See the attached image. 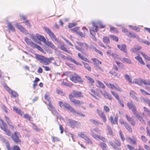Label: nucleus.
I'll use <instances>...</instances> for the list:
<instances>
[{
    "label": "nucleus",
    "instance_id": "obj_64",
    "mask_svg": "<svg viewBox=\"0 0 150 150\" xmlns=\"http://www.w3.org/2000/svg\"><path fill=\"white\" fill-rule=\"evenodd\" d=\"M52 140L53 142L59 141V139L57 137L54 136L52 137Z\"/></svg>",
    "mask_w": 150,
    "mask_h": 150
},
{
    "label": "nucleus",
    "instance_id": "obj_15",
    "mask_svg": "<svg viewBox=\"0 0 150 150\" xmlns=\"http://www.w3.org/2000/svg\"><path fill=\"white\" fill-rule=\"evenodd\" d=\"M81 123L76 121L69 119V125L71 127L74 128L75 127L79 126L80 124Z\"/></svg>",
    "mask_w": 150,
    "mask_h": 150
},
{
    "label": "nucleus",
    "instance_id": "obj_52",
    "mask_svg": "<svg viewBox=\"0 0 150 150\" xmlns=\"http://www.w3.org/2000/svg\"><path fill=\"white\" fill-rule=\"evenodd\" d=\"M119 134L121 140L123 141H124L125 140V138L121 130H120L119 131Z\"/></svg>",
    "mask_w": 150,
    "mask_h": 150
},
{
    "label": "nucleus",
    "instance_id": "obj_37",
    "mask_svg": "<svg viewBox=\"0 0 150 150\" xmlns=\"http://www.w3.org/2000/svg\"><path fill=\"white\" fill-rule=\"evenodd\" d=\"M91 60L96 64L99 65L102 64V62L97 58H93L91 59Z\"/></svg>",
    "mask_w": 150,
    "mask_h": 150
},
{
    "label": "nucleus",
    "instance_id": "obj_26",
    "mask_svg": "<svg viewBox=\"0 0 150 150\" xmlns=\"http://www.w3.org/2000/svg\"><path fill=\"white\" fill-rule=\"evenodd\" d=\"M102 94L105 98H107L110 100L112 99V97L111 96L107 91H105L104 92L102 93Z\"/></svg>",
    "mask_w": 150,
    "mask_h": 150
},
{
    "label": "nucleus",
    "instance_id": "obj_10",
    "mask_svg": "<svg viewBox=\"0 0 150 150\" xmlns=\"http://www.w3.org/2000/svg\"><path fill=\"white\" fill-rule=\"evenodd\" d=\"M109 144L110 146L115 149H118V147L120 146L121 144L119 140L115 139L113 141H110Z\"/></svg>",
    "mask_w": 150,
    "mask_h": 150
},
{
    "label": "nucleus",
    "instance_id": "obj_11",
    "mask_svg": "<svg viewBox=\"0 0 150 150\" xmlns=\"http://www.w3.org/2000/svg\"><path fill=\"white\" fill-rule=\"evenodd\" d=\"M96 111L97 114L99 117L102 119L104 123L106 122L107 121V118L104 112L98 109H96Z\"/></svg>",
    "mask_w": 150,
    "mask_h": 150
},
{
    "label": "nucleus",
    "instance_id": "obj_61",
    "mask_svg": "<svg viewBox=\"0 0 150 150\" xmlns=\"http://www.w3.org/2000/svg\"><path fill=\"white\" fill-rule=\"evenodd\" d=\"M141 139L142 141L144 142H146L147 141L146 137L144 135H142L141 137Z\"/></svg>",
    "mask_w": 150,
    "mask_h": 150
},
{
    "label": "nucleus",
    "instance_id": "obj_21",
    "mask_svg": "<svg viewBox=\"0 0 150 150\" xmlns=\"http://www.w3.org/2000/svg\"><path fill=\"white\" fill-rule=\"evenodd\" d=\"M91 91L92 93H90V94L91 95V96L96 99L98 100L99 99L98 98L96 97V96H99L100 95L99 93L97 91L93 89H91Z\"/></svg>",
    "mask_w": 150,
    "mask_h": 150
},
{
    "label": "nucleus",
    "instance_id": "obj_30",
    "mask_svg": "<svg viewBox=\"0 0 150 150\" xmlns=\"http://www.w3.org/2000/svg\"><path fill=\"white\" fill-rule=\"evenodd\" d=\"M130 95L131 96L134 100L137 101H139V98L137 96L136 94L134 92L132 91L130 92Z\"/></svg>",
    "mask_w": 150,
    "mask_h": 150
},
{
    "label": "nucleus",
    "instance_id": "obj_63",
    "mask_svg": "<svg viewBox=\"0 0 150 150\" xmlns=\"http://www.w3.org/2000/svg\"><path fill=\"white\" fill-rule=\"evenodd\" d=\"M12 150H21V149L18 146L16 145L13 146Z\"/></svg>",
    "mask_w": 150,
    "mask_h": 150
},
{
    "label": "nucleus",
    "instance_id": "obj_14",
    "mask_svg": "<svg viewBox=\"0 0 150 150\" xmlns=\"http://www.w3.org/2000/svg\"><path fill=\"white\" fill-rule=\"evenodd\" d=\"M111 93L115 97V98L118 100L119 103L121 106L122 108H124V105L123 104V101L122 100L120 99L119 96L118 94L117 93H115V92L112 91H111Z\"/></svg>",
    "mask_w": 150,
    "mask_h": 150
},
{
    "label": "nucleus",
    "instance_id": "obj_39",
    "mask_svg": "<svg viewBox=\"0 0 150 150\" xmlns=\"http://www.w3.org/2000/svg\"><path fill=\"white\" fill-rule=\"evenodd\" d=\"M40 81L39 78L37 77H35V80L33 81V87L34 89H35V87L37 85V82H39Z\"/></svg>",
    "mask_w": 150,
    "mask_h": 150
},
{
    "label": "nucleus",
    "instance_id": "obj_54",
    "mask_svg": "<svg viewBox=\"0 0 150 150\" xmlns=\"http://www.w3.org/2000/svg\"><path fill=\"white\" fill-rule=\"evenodd\" d=\"M85 140L87 143L88 144H93L92 141L87 136H86L84 139Z\"/></svg>",
    "mask_w": 150,
    "mask_h": 150
},
{
    "label": "nucleus",
    "instance_id": "obj_56",
    "mask_svg": "<svg viewBox=\"0 0 150 150\" xmlns=\"http://www.w3.org/2000/svg\"><path fill=\"white\" fill-rule=\"evenodd\" d=\"M144 102L147 103L149 107H150V100L148 98H145L143 99Z\"/></svg>",
    "mask_w": 150,
    "mask_h": 150
},
{
    "label": "nucleus",
    "instance_id": "obj_8",
    "mask_svg": "<svg viewBox=\"0 0 150 150\" xmlns=\"http://www.w3.org/2000/svg\"><path fill=\"white\" fill-rule=\"evenodd\" d=\"M78 46H75V48L79 51L82 52L83 50H88V46L85 43L81 42H77Z\"/></svg>",
    "mask_w": 150,
    "mask_h": 150
},
{
    "label": "nucleus",
    "instance_id": "obj_35",
    "mask_svg": "<svg viewBox=\"0 0 150 150\" xmlns=\"http://www.w3.org/2000/svg\"><path fill=\"white\" fill-rule=\"evenodd\" d=\"M99 146L103 150H105L107 148L106 144L103 142H101L99 144Z\"/></svg>",
    "mask_w": 150,
    "mask_h": 150
},
{
    "label": "nucleus",
    "instance_id": "obj_7",
    "mask_svg": "<svg viewBox=\"0 0 150 150\" xmlns=\"http://www.w3.org/2000/svg\"><path fill=\"white\" fill-rule=\"evenodd\" d=\"M58 103L61 108L67 109L71 113H72L74 109L68 103L66 102L60 101Z\"/></svg>",
    "mask_w": 150,
    "mask_h": 150
},
{
    "label": "nucleus",
    "instance_id": "obj_24",
    "mask_svg": "<svg viewBox=\"0 0 150 150\" xmlns=\"http://www.w3.org/2000/svg\"><path fill=\"white\" fill-rule=\"evenodd\" d=\"M109 119L112 124H117V123L118 117L117 116L115 117L114 119L112 116H110Z\"/></svg>",
    "mask_w": 150,
    "mask_h": 150
},
{
    "label": "nucleus",
    "instance_id": "obj_17",
    "mask_svg": "<svg viewBox=\"0 0 150 150\" xmlns=\"http://www.w3.org/2000/svg\"><path fill=\"white\" fill-rule=\"evenodd\" d=\"M15 25L20 31L23 32L25 34H28L27 30L21 25L17 23Z\"/></svg>",
    "mask_w": 150,
    "mask_h": 150
},
{
    "label": "nucleus",
    "instance_id": "obj_9",
    "mask_svg": "<svg viewBox=\"0 0 150 150\" xmlns=\"http://www.w3.org/2000/svg\"><path fill=\"white\" fill-rule=\"evenodd\" d=\"M72 96L71 95H69V99L70 102L72 103L75 106H80L84 104L83 102L79 100L73 99Z\"/></svg>",
    "mask_w": 150,
    "mask_h": 150
},
{
    "label": "nucleus",
    "instance_id": "obj_13",
    "mask_svg": "<svg viewBox=\"0 0 150 150\" xmlns=\"http://www.w3.org/2000/svg\"><path fill=\"white\" fill-rule=\"evenodd\" d=\"M127 106L131 110L133 114H135L137 112V108L132 101H131L130 102L127 103Z\"/></svg>",
    "mask_w": 150,
    "mask_h": 150
},
{
    "label": "nucleus",
    "instance_id": "obj_12",
    "mask_svg": "<svg viewBox=\"0 0 150 150\" xmlns=\"http://www.w3.org/2000/svg\"><path fill=\"white\" fill-rule=\"evenodd\" d=\"M71 95L72 98L74 97L77 98H82L83 97L82 93L81 91L73 90L72 93H70L69 95Z\"/></svg>",
    "mask_w": 150,
    "mask_h": 150
},
{
    "label": "nucleus",
    "instance_id": "obj_42",
    "mask_svg": "<svg viewBox=\"0 0 150 150\" xmlns=\"http://www.w3.org/2000/svg\"><path fill=\"white\" fill-rule=\"evenodd\" d=\"M8 29L11 31L12 32H15V28L13 25L11 24V23H8Z\"/></svg>",
    "mask_w": 150,
    "mask_h": 150
},
{
    "label": "nucleus",
    "instance_id": "obj_44",
    "mask_svg": "<svg viewBox=\"0 0 150 150\" xmlns=\"http://www.w3.org/2000/svg\"><path fill=\"white\" fill-rule=\"evenodd\" d=\"M125 77L126 80L128 81L129 83H132V79L130 77V76L129 75L127 74H125Z\"/></svg>",
    "mask_w": 150,
    "mask_h": 150
},
{
    "label": "nucleus",
    "instance_id": "obj_3",
    "mask_svg": "<svg viewBox=\"0 0 150 150\" xmlns=\"http://www.w3.org/2000/svg\"><path fill=\"white\" fill-rule=\"evenodd\" d=\"M36 58L40 63L43 65H49L51 63L52 61L54 60L53 57L46 58L45 56L39 54H36Z\"/></svg>",
    "mask_w": 150,
    "mask_h": 150
},
{
    "label": "nucleus",
    "instance_id": "obj_18",
    "mask_svg": "<svg viewBox=\"0 0 150 150\" xmlns=\"http://www.w3.org/2000/svg\"><path fill=\"white\" fill-rule=\"evenodd\" d=\"M44 43L47 46L52 49H55L57 48L53 44L51 41H49L48 40H46Z\"/></svg>",
    "mask_w": 150,
    "mask_h": 150
},
{
    "label": "nucleus",
    "instance_id": "obj_36",
    "mask_svg": "<svg viewBox=\"0 0 150 150\" xmlns=\"http://www.w3.org/2000/svg\"><path fill=\"white\" fill-rule=\"evenodd\" d=\"M90 131L91 132V135L92 136V137L93 138H94V135H96V134L94 133V131L98 132H99V130L98 128H96L94 129H91Z\"/></svg>",
    "mask_w": 150,
    "mask_h": 150
},
{
    "label": "nucleus",
    "instance_id": "obj_32",
    "mask_svg": "<svg viewBox=\"0 0 150 150\" xmlns=\"http://www.w3.org/2000/svg\"><path fill=\"white\" fill-rule=\"evenodd\" d=\"M72 113L75 115H79L82 117H84L85 116V114H82L81 112H78V111H76L75 109H74Z\"/></svg>",
    "mask_w": 150,
    "mask_h": 150
},
{
    "label": "nucleus",
    "instance_id": "obj_57",
    "mask_svg": "<svg viewBox=\"0 0 150 150\" xmlns=\"http://www.w3.org/2000/svg\"><path fill=\"white\" fill-rule=\"evenodd\" d=\"M110 37L114 41L116 42H118V38L115 36L113 35H111Z\"/></svg>",
    "mask_w": 150,
    "mask_h": 150
},
{
    "label": "nucleus",
    "instance_id": "obj_38",
    "mask_svg": "<svg viewBox=\"0 0 150 150\" xmlns=\"http://www.w3.org/2000/svg\"><path fill=\"white\" fill-rule=\"evenodd\" d=\"M11 95V97L16 98L18 97V93L15 91L12 90L11 92L9 93Z\"/></svg>",
    "mask_w": 150,
    "mask_h": 150
},
{
    "label": "nucleus",
    "instance_id": "obj_51",
    "mask_svg": "<svg viewBox=\"0 0 150 150\" xmlns=\"http://www.w3.org/2000/svg\"><path fill=\"white\" fill-rule=\"evenodd\" d=\"M23 117L29 120L30 121L32 119V117L30 116L29 114H25L24 115Z\"/></svg>",
    "mask_w": 150,
    "mask_h": 150
},
{
    "label": "nucleus",
    "instance_id": "obj_55",
    "mask_svg": "<svg viewBox=\"0 0 150 150\" xmlns=\"http://www.w3.org/2000/svg\"><path fill=\"white\" fill-rule=\"evenodd\" d=\"M110 30L111 32H114L116 33H118V31L116 28L114 27H111L110 29Z\"/></svg>",
    "mask_w": 150,
    "mask_h": 150
},
{
    "label": "nucleus",
    "instance_id": "obj_16",
    "mask_svg": "<svg viewBox=\"0 0 150 150\" xmlns=\"http://www.w3.org/2000/svg\"><path fill=\"white\" fill-rule=\"evenodd\" d=\"M104 83L109 88H110L112 90L115 89L116 90H117L119 92H122V90L119 86H117L116 87L113 84H112L111 83H108L107 82H104Z\"/></svg>",
    "mask_w": 150,
    "mask_h": 150
},
{
    "label": "nucleus",
    "instance_id": "obj_22",
    "mask_svg": "<svg viewBox=\"0 0 150 150\" xmlns=\"http://www.w3.org/2000/svg\"><path fill=\"white\" fill-rule=\"evenodd\" d=\"M125 117L127 120L133 126L135 125V122L131 117L127 115H125Z\"/></svg>",
    "mask_w": 150,
    "mask_h": 150
},
{
    "label": "nucleus",
    "instance_id": "obj_43",
    "mask_svg": "<svg viewBox=\"0 0 150 150\" xmlns=\"http://www.w3.org/2000/svg\"><path fill=\"white\" fill-rule=\"evenodd\" d=\"M109 73L112 74V76L115 77H116L117 78L119 77L120 75V74H118L115 71H109Z\"/></svg>",
    "mask_w": 150,
    "mask_h": 150
},
{
    "label": "nucleus",
    "instance_id": "obj_25",
    "mask_svg": "<svg viewBox=\"0 0 150 150\" xmlns=\"http://www.w3.org/2000/svg\"><path fill=\"white\" fill-rule=\"evenodd\" d=\"M82 63L83 64L84 67L89 72H90L91 71L92 68L90 65L87 63L83 62H82Z\"/></svg>",
    "mask_w": 150,
    "mask_h": 150
},
{
    "label": "nucleus",
    "instance_id": "obj_49",
    "mask_svg": "<svg viewBox=\"0 0 150 150\" xmlns=\"http://www.w3.org/2000/svg\"><path fill=\"white\" fill-rule=\"evenodd\" d=\"M122 59L123 62H125L127 64H131L132 62L131 60L129 58L123 57Z\"/></svg>",
    "mask_w": 150,
    "mask_h": 150
},
{
    "label": "nucleus",
    "instance_id": "obj_1",
    "mask_svg": "<svg viewBox=\"0 0 150 150\" xmlns=\"http://www.w3.org/2000/svg\"><path fill=\"white\" fill-rule=\"evenodd\" d=\"M0 122H1V123H0V128L4 131L7 135L11 136V138L15 143H19L21 142V135L20 132L16 131L12 134L11 132L8 128L6 123L0 118Z\"/></svg>",
    "mask_w": 150,
    "mask_h": 150
},
{
    "label": "nucleus",
    "instance_id": "obj_20",
    "mask_svg": "<svg viewBox=\"0 0 150 150\" xmlns=\"http://www.w3.org/2000/svg\"><path fill=\"white\" fill-rule=\"evenodd\" d=\"M92 23L93 24V27H95V29H90V33L91 34L93 35H94L95 34V33L96 32H97L98 29V26L96 25V24L94 22H93Z\"/></svg>",
    "mask_w": 150,
    "mask_h": 150
},
{
    "label": "nucleus",
    "instance_id": "obj_27",
    "mask_svg": "<svg viewBox=\"0 0 150 150\" xmlns=\"http://www.w3.org/2000/svg\"><path fill=\"white\" fill-rule=\"evenodd\" d=\"M94 138L95 139L97 140L100 139L103 142L106 141L107 139L104 137L103 136H100L98 135H94Z\"/></svg>",
    "mask_w": 150,
    "mask_h": 150
},
{
    "label": "nucleus",
    "instance_id": "obj_29",
    "mask_svg": "<svg viewBox=\"0 0 150 150\" xmlns=\"http://www.w3.org/2000/svg\"><path fill=\"white\" fill-rule=\"evenodd\" d=\"M126 35L129 37L132 38H138V36L135 33L129 32L126 34Z\"/></svg>",
    "mask_w": 150,
    "mask_h": 150
},
{
    "label": "nucleus",
    "instance_id": "obj_59",
    "mask_svg": "<svg viewBox=\"0 0 150 150\" xmlns=\"http://www.w3.org/2000/svg\"><path fill=\"white\" fill-rule=\"evenodd\" d=\"M77 25V23H69L68 25V27L69 28L74 27Z\"/></svg>",
    "mask_w": 150,
    "mask_h": 150
},
{
    "label": "nucleus",
    "instance_id": "obj_47",
    "mask_svg": "<svg viewBox=\"0 0 150 150\" xmlns=\"http://www.w3.org/2000/svg\"><path fill=\"white\" fill-rule=\"evenodd\" d=\"M103 42L105 43H109L110 42V40L109 38L107 36H104L103 37Z\"/></svg>",
    "mask_w": 150,
    "mask_h": 150
},
{
    "label": "nucleus",
    "instance_id": "obj_58",
    "mask_svg": "<svg viewBox=\"0 0 150 150\" xmlns=\"http://www.w3.org/2000/svg\"><path fill=\"white\" fill-rule=\"evenodd\" d=\"M48 105L49 106L50 108L53 111H55V108L52 105L51 102H49V103Z\"/></svg>",
    "mask_w": 150,
    "mask_h": 150
},
{
    "label": "nucleus",
    "instance_id": "obj_60",
    "mask_svg": "<svg viewBox=\"0 0 150 150\" xmlns=\"http://www.w3.org/2000/svg\"><path fill=\"white\" fill-rule=\"evenodd\" d=\"M2 108L3 110L4 111V112L7 113H8V108H7L4 105H3L2 106Z\"/></svg>",
    "mask_w": 150,
    "mask_h": 150
},
{
    "label": "nucleus",
    "instance_id": "obj_53",
    "mask_svg": "<svg viewBox=\"0 0 150 150\" xmlns=\"http://www.w3.org/2000/svg\"><path fill=\"white\" fill-rule=\"evenodd\" d=\"M140 91L142 92V93L144 95H148V96H150V93L144 90V89H140Z\"/></svg>",
    "mask_w": 150,
    "mask_h": 150
},
{
    "label": "nucleus",
    "instance_id": "obj_2",
    "mask_svg": "<svg viewBox=\"0 0 150 150\" xmlns=\"http://www.w3.org/2000/svg\"><path fill=\"white\" fill-rule=\"evenodd\" d=\"M44 29L45 30L46 33L49 35L52 40H54L60 44V47H58L62 51H64L69 54H72V53L71 51L67 49L65 45L64 44H61V41L59 40L58 39H57L55 35L52 31L49 28L47 27H44Z\"/></svg>",
    "mask_w": 150,
    "mask_h": 150
},
{
    "label": "nucleus",
    "instance_id": "obj_6",
    "mask_svg": "<svg viewBox=\"0 0 150 150\" xmlns=\"http://www.w3.org/2000/svg\"><path fill=\"white\" fill-rule=\"evenodd\" d=\"M69 78L70 80L74 83H82L83 82L81 77L75 73L70 75L69 76Z\"/></svg>",
    "mask_w": 150,
    "mask_h": 150
},
{
    "label": "nucleus",
    "instance_id": "obj_46",
    "mask_svg": "<svg viewBox=\"0 0 150 150\" xmlns=\"http://www.w3.org/2000/svg\"><path fill=\"white\" fill-rule=\"evenodd\" d=\"M140 53L142 55V56L145 59L148 61L150 60V58H149V57L147 55V54H145L142 52H141Z\"/></svg>",
    "mask_w": 150,
    "mask_h": 150
},
{
    "label": "nucleus",
    "instance_id": "obj_34",
    "mask_svg": "<svg viewBox=\"0 0 150 150\" xmlns=\"http://www.w3.org/2000/svg\"><path fill=\"white\" fill-rule=\"evenodd\" d=\"M135 58L137 59L138 62L144 65L145 64V63L144 61L142 60V59L141 57H139V56H137V57H135Z\"/></svg>",
    "mask_w": 150,
    "mask_h": 150
},
{
    "label": "nucleus",
    "instance_id": "obj_62",
    "mask_svg": "<svg viewBox=\"0 0 150 150\" xmlns=\"http://www.w3.org/2000/svg\"><path fill=\"white\" fill-rule=\"evenodd\" d=\"M30 37L35 42L36 40L35 36L34 34H30Z\"/></svg>",
    "mask_w": 150,
    "mask_h": 150
},
{
    "label": "nucleus",
    "instance_id": "obj_50",
    "mask_svg": "<svg viewBox=\"0 0 150 150\" xmlns=\"http://www.w3.org/2000/svg\"><path fill=\"white\" fill-rule=\"evenodd\" d=\"M56 92L57 94L62 96H64V92L61 90L57 89L56 90Z\"/></svg>",
    "mask_w": 150,
    "mask_h": 150
},
{
    "label": "nucleus",
    "instance_id": "obj_23",
    "mask_svg": "<svg viewBox=\"0 0 150 150\" xmlns=\"http://www.w3.org/2000/svg\"><path fill=\"white\" fill-rule=\"evenodd\" d=\"M133 138L130 137H128L127 138V140H129L130 142L133 145H136L137 144V140L136 138L134 136H132Z\"/></svg>",
    "mask_w": 150,
    "mask_h": 150
},
{
    "label": "nucleus",
    "instance_id": "obj_40",
    "mask_svg": "<svg viewBox=\"0 0 150 150\" xmlns=\"http://www.w3.org/2000/svg\"><path fill=\"white\" fill-rule=\"evenodd\" d=\"M90 121L92 123L96 125H97L99 124L103 125V123L100 122L95 120L91 119L90 120Z\"/></svg>",
    "mask_w": 150,
    "mask_h": 150
},
{
    "label": "nucleus",
    "instance_id": "obj_4",
    "mask_svg": "<svg viewBox=\"0 0 150 150\" xmlns=\"http://www.w3.org/2000/svg\"><path fill=\"white\" fill-rule=\"evenodd\" d=\"M24 40L25 42L28 45L33 48H36L38 50L41 51L42 52H44V50L41 47L36 45L33 41H31L30 39L26 37L25 38Z\"/></svg>",
    "mask_w": 150,
    "mask_h": 150
},
{
    "label": "nucleus",
    "instance_id": "obj_48",
    "mask_svg": "<svg viewBox=\"0 0 150 150\" xmlns=\"http://www.w3.org/2000/svg\"><path fill=\"white\" fill-rule=\"evenodd\" d=\"M104 111L105 112H108L110 111V108L107 105H104L103 107Z\"/></svg>",
    "mask_w": 150,
    "mask_h": 150
},
{
    "label": "nucleus",
    "instance_id": "obj_5",
    "mask_svg": "<svg viewBox=\"0 0 150 150\" xmlns=\"http://www.w3.org/2000/svg\"><path fill=\"white\" fill-rule=\"evenodd\" d=\"M134 82L139 86H142L143 83L144 84L146 89L150 91V86H150V80L147 81L145 80L139 78L135 79Z\"/></svg>",
    "mask_w": 150,
    "mask_h": 150
},
{
    "label": "nucleus",
    "instance_id": "obj_28",
    "mask_svg": "<svg viewBox=\"0 0 150 150\" xmlns=\"http://www.w3.org/2000/svg\"><path fill=\"white\" fill-rule=\"evenodd\" d=\"M78 56L81 60L88 63L90 62L89 60L87 58L84 57L83 55L81 53H78Z\"/></svg>",
    "mask_w": 150,
    "mask_h": 150
},
{
    "label": "nucleus",
    "instance_id": "obj_45",
    "mask_svg": "<svg viewBox=\"0 0 150 150\" xmlns=\"http://www.w3.org/2000/svg\"><path fill=\"white\" fill-rule=\"evenodd\" d=\"M96 81L99 85V86L100 87L102 88L103 89H104L105 88V86L104 84L101 81L97 80Z\"/></svg>",
    "mask_w": 150,
    "mask_h": 150
},
{
    "label": "nucleus",
    "instance_id": "obj_19",
    "mask_svg": "<svg viewBox=\"0 0 150 150\" xmlns=\"http://www.w3.org/2000/svg\"><path fill=\"white\" fill-rule=\"evenodd\" d=\"M118 48L121 51L126 53H127V50L126 45L124 44L122 45H118Z\"/></svg>",
    "mask_w": 150,
    "mask_h": 150
},
{
    "label": "nucleus",
    "instance_id": "obj_33",
    "mask_svg": "<svg viewBox=\"0 0 150 150\" xmlns=\"http://www.w3.org/2000/svg\"><path fill=\"white\" fill-rule=\"evenodd\" d=\"M85 77L90 83H91L92 85H93V84L95 83V81L93 78L88 76H86Z\"/></svg>",
    "mask_w": 150,
    "mask_h": 150
},
{
    "label": "nucleus",
    "instance_id": "obj_31",
    "mask_svg": "<svg viewBox=\"0 0 150 150\" xmlns=\"http://www.w3.org/2000/svg\"><path fill=\"white\" fill-rule=\"evenodd\" d=\"M36 36L40 41L43 42L46 40L43 36L39 34H36Z\"/></svg>",
    "mask_w": 150,
    "mask_h": 150
},
{
    "label": "nucleus",
    "instance_id": "obj_41",
    "mask_svg": "<svg viewBox=\"0 0 150 150\" xmlns=\"http://www.w3.org/2000/svg\"><path fill=\"white\" fill-rule=\"evenodd\" d=\"M126 129L129 132H132V129L130 126V125L127 123L126 125L125 126Z\"/></svg>",
    "mask_w": 150,
    "mask_h": 150
}]
</instances>
